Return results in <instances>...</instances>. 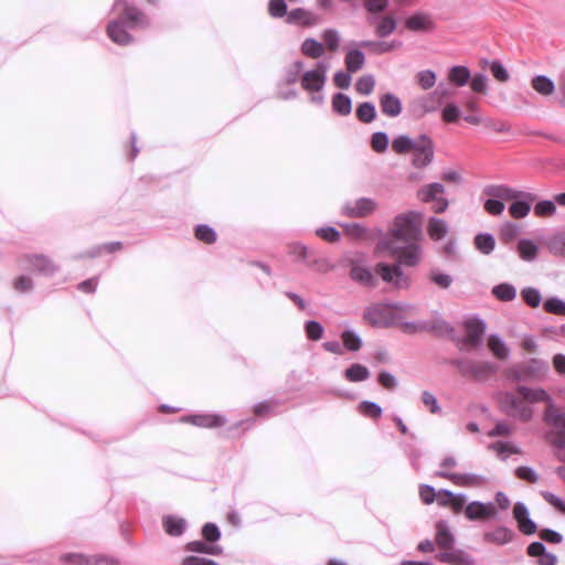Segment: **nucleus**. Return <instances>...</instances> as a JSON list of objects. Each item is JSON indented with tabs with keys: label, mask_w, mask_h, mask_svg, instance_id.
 I'll return each instance as SVG.
<instances>
[{
	"label": "nucleus",
	"mask_w": 565,
	"mask_h": 565,
	"mask_svg": "<svg viewBox=\"0 0 565 565\" xmlns=\"http://www.w3.org/2000/svg\"><path fill=\"white\" fill-rule=\"evenodd\" d=\"M113 10H118V18L107 25L108 38L118 45H128L134 38L127 29H145L149 25L148 17L128 0H115Z\"/></svg>",
	"instance_id": "f257e3e1"
},
{
	"label": "nucleus",
	"mask_w": 565,
	"mask_h": 565,
	"mask_svg": "<svg viewBox=\"0 0 565 565\" xmlns=\"http://www.w3.org/2000/svg\"><path fill=\"white\" fill-rule=\"evenodd\" d=\"M516 392L527 403L533 404L544 402L547 404L544 413V420L555 429V437L552 443L556 448L565 449V413L554 406L548 393L540 387L532 388L524 385H519L516 387Z\"/></svg>",
	"instance_id": "f03ea898"
},
{
	"label": "nucleus",
	"mask_w": 565,
	"mask_h": 565,
	"mask_svg": "<svg viewBox=\"0 0 565 565\" xmlns=\"http://www.w3.org/2000/svg\"><path fill=\"white\" fill-rule=\"evenodd\" d=\"M423 238V213L408 211L397 214L384 239H392L395 243L422 241Z\"/></svg>",
	"instance_id": "7ed1b4c3"
},
{
	"label": "nucleus",
	"mask_w": 565,
	"mask_h": 565,
	"mask_svg": "<svg viewBox=\"0 0 565 565\" xmlns=\"http://www.w3.org/2000/svg\"><path fill=\"white\" fill-rule=\"evenodd\" d=\"M420 241H411L399 245L392 239H382L380 245L392 256L396 257L399 266L415 267L423 259V247Z\"/></svg>",
	"instance_id": "20e7f679"
},
{
	"label": "nucleus",
	"mask_w": 565,
	"mask_h": 565,
	"mask_svg": "<svg viewBox=\"0 0 565 565\" xmlns=\"http://www.w3.org/2000/svg\"><path fill=\"white\" fill-rule=\"evenodd\" d=\"M449 364L457 367L463 377H471L482 382L498 372V365L490 361H477L467 358H457L449 361Z\"/></svg>",
	"instance_id": "39448f33"
},
{
	"label": "nucleus",
	"mask_w": 565,
	"mask_h": 565,
	"mask_svg": "<svg viewBox=\"0 0 565 565\" xmlns=\"http://www.w3.org/2000/svg\"><path fill=\"white\" fill-rule=\"evenodd\" d=\"M548 371V363L540 359L529 361L508 367L504 372L508 380L514 382H530L543 377Z\"/></svg>",
	"instance_id": "423d86ee"
},
{
	"label": "nucleus",
	"mask_w": 565,
	"mask_h": 565,
	"mask_svg": "<svg viewBox=\"0 0 565 565\" xmlns=\"http://www.w3.org/2000/svg\"><path fill=\"white\" fill-rule=\"evenodd\" d=\"M349 276L354 282L367 288H375L377 279L363 255H355L348 259Z\"/></svg>",
	"instance_id": "0eeeda50"
},
{
	"label": "nucleus",
	"mask_w": 565,
	"mask_h": 565,
	"mask_svg": "<svg viewBox=\"0 0 565 565\" xmlns=\"http://www.w3.org/2000/svg\"><path fill=\"white\" fill-rule=\"evenodd\" d=\"M463 327L466 330V337H457V340L454 342L460 350L462 347H467L469 349L479 348L482 343V338L487 329L486 322L479 318H471L465 321Z\"/></svg>",
	"instance_id": "6e6552de"
},
{
	"label": "nucleus",
	"mask_w": 565,
	"mask_h": 565,
	"mask_svg": "<svg viewBox=\"0 0 565 565\" xmlns=\"http://www.w3.org/2000/svg\"><path fill=\"white\" fill-rule=\"evenodd\" d=\"M374 270L383 281L392 285L396 289H407L411 285L409 278L404 274L402 267L397 263H379Z\"/></svg>",
	"instance_id": "1a4fd4ad"
},
{
	"label": "nucleus",
	"mask_w": 565,
	"mask_h": 565,
	"mask_svg": "<svg viewBox=\"0 0 565 565\" xmlns=\"http://www.w3.org/2000/svg\"><path fill=\"white\" fill-rule=\"evenodd\" d=\"M445 188L441 183L434 182L422 186L417 191V198L425 203H433V211L435 213H443L448 207V200L444 198Z\"/></svg>",
	"instance_id": "9d476101"
},
{
	"label": "nucleus",
	"mask_w": 565,
	"mask_h": 565,
	"mask_svg": "<svg viewBox=\"0 0 565 565\" xmlns=\"http://www.w3.org/2000/svg\"><path fill=\"white\" fill-rule=\"evenodd\" d=\"M500 404L507 415L527 422L533 416L532 408L524 401L510 392L500 395Z\"/></svg>",
	"instance_id": "9b49d317"
},
{
	"label": "nucleus",
	"mask_w": 565,
	"mask_h": 565,
	"mask_svg": "<svg viewBox=\"0 0 565 565\" xmlns=\"http://www.w3.org/2000/svg\"><path fill=\"white\" fill-rule=\"evenodd\" d=\"M328 64L318 62L315 70L306 71L301 75V87L309 93L322 90L327 81Z\"/></svg>",
	"instance_id": "f8f14e48"
},
{
	"label": "nucleus",
	"mask_w": 565,
	"mask_h": 565,
	"mask_svg": "<svg viewBox=\"0 0 565 565\" xmlns=\"http://www.w3.org/2000/svg\"><path fill=\"white\" fill-rule=\"evenodd\" d=\"M61 562L70 565H118V561L106 555L87 556L82 553H65L61 556Z\"/></svg>",
	"instance_id": "ddd939ff"
},
{
	"label": "nucleus",
	"mask_w": 565,
	"mask_h": 565,
	"mask_svg": "<svg viewBox=\"0 0 565 565\" xmlns=\"http://www.w3.org/2000/svg\"><path fill=\"white\" fill-rule=\"evenodd\" d=\"M426 326V332L434 334L435 337H447L451 341L457 340L455 328L446 321L438 311H433L430 319L424 320Z\"/></svg>",
	"instance_id": "4468645a"
},
{
	"label": "nucleus",
	"mask_w": 565,
	"mask_h": 565,
	"mask_svg": "<svg viewBox=\"0 0 565 565\" xmlns=\"http://www.w3.org/2000/svg\"><path fill=\"white\" fill-rule=\"evenodd\" d=\"M377 202L371 198H360L352 202H347L342 206V214L349 217H366L375 212Z\"/></svg>",
	"instance_id": "2eb2a0df"
},
{
	"label": "nucleus",
	"mask_w": 565,
	"mask_h": 565,
	"mask_svg": "<svg viewBox=\"0 0 565 565\" xmlns=\"http://www.w3.org/2000/svg\"><path fill=\"white\" fill-rule=\"evenodd\" d=\"M443 105L436 97L428 93L415 98L409 105V111L415 118H423L427 114L435 113L440 109Z\"/></svg>",
	"instance_id": "dca6fc26"
},
{
	"label": "nucleus",
	"mask_w": 565,
	"mask_h": 565,
	"mask_svg": "<svg viewBox=\"0 0 565 565\" xmlns=\"http://www.w3.org/2000/svg\"><path fill=\"white\" fill-rule=\"evenodd\" d=\"M434 158V142L427 135L419 136V145L414 149L413 166L424 168L428 166Z\"/></svg>",
	"instance_id": "f3484780"
},
{
	"label": "nucleus",
	"mask_w": 565,
	"mask_h": 565,
	"mask_svg": "<svg viewBox=\"0 0 565 565\" xmlns=\"http://www.w3.org/2000/svg\"><path fill=\"white\" fill-rule=\"evenodd\" d=\"M497 514L495 505L492 502L472 501L465 509V515L470 521L495 519Z\"/></svg>",
	"instance_id": "a211bd4d"
},
{
	"label": "nucleus",
	"mask_w": 565,
	"mask_h": 565,
	"mask_svg": "<svg viewBox=\"0 0 565 565\" xmlns=\"http://www.w3.org/2000/svg\"><path fill=\"white\" fill-rule=\"evenodd\" d=\"M484 193L491 198L501 199V201H511L516 199H527L529 201H534L535 195L532 193H526L522 191L514 190L507 185H489L484 189Z\"/></svg>",
	"instance_id": "6ab92c4d"
},
{
	"label": "nucleus",
	"mask_w": 565,
	"mask_h": 565,
	"mask_svg": "<svg viewBox=\"0 0 565 565\" xmlns=\"http://www.w3.org/2000/svg\"><path fill=\"white\" fill-rule=\"evenodd\" d=\"M513 518L518 523V527L520 532L525 535H532L536 532L537 525L530 518V512L527 507L523 502H516L513 508Z\"/></svg>",
	"instance_id": "aec40b11"
},
{
	"label": "nucleus",
	"mask_w": 565,
	"mask_h": 565,
	"mask_svg": "<svg viewBox=\"0 0 565 565\" xmlns=\"http://www.w3.org/2000/svg\"><path fill=\"white\" fill-rule=\"evenodd\" d=\"M183 423H190L198 427L216 428L226 424L225 416L220 414H194L184 416L181 419Z\"/></svg>",
	"instance_id": "412c9836"
},
{
	"label": "nucleus",
	"mask_w": 565,
	"mask_h": 565,
	"mask_svg": "<svg viewBox=\"0 0 565 565\" xmlns=\"http://www.w3.org/2000/svg\"><path fill=\"white\" fill-rule=\"evenodd\" d=\"M23 262L26 263L24 268H31L43 276H52L58 269L57 265L44 255L26 256Z\"/></svg>",
	"instance_id": "4be33fe9"
},
{
	"label": "nucleus",
	"mask_w": 565,
	"mask_h": 565,
	"mask_svg": "<svg viewBox=\"0 0 565 565\" xmlns=\"http://www.w3.org/2000/svg\"><path fill=\"white\" fill-rule=\"evenodd\" d=\"M435 476L448 479L458 486H481L484 478L475 473H455L450 471H436Z\"/></svg>",
	"instance_id": "5701e85b"
},
{
	"label": "nucleus",
	"mask_w": 565,
	"mask_h": 565,
	"mask_svg": "<svg viewBox=\"0 0 565 565\" xmlns=\"http://www.w3.org/2000/svg\"><path fill=\"white\" fill-rule=\"evenodd\" d=\"M288 23H300L305 26H313L321 22V18L306 9L297 8L287 14Z\"/></svg>",
	"instance_id": "b1692460"
},
{
	"label": "nucleus",
	"mask_w": 565,
	"mask_h": 565,
	"mask_svg": "<svg viewBox=\"0 0 565 565\" xmlns=\"http://www.w3.org/2000/svg\"><path fill=\"white\" fill-rule=\"evenodd\" d=\"M527 554L532 557H537V565H556V555L546 552V547L542 542H532L527 546Z\"/></svg>",
	"instance_id": "393cba45"
},
{
	"label": "nucleus",
	"mask_w": 565,
	"mask_h": 565,
	"mask_svg": "<svg viewBox=\"0 0 565 565\" xmlns=\"http://www.w3.org/2000/svg\"><path fill=\"white\" fill-rule=\"evenodd\" d=\"M381 111L388 117H397L403 109L401 99L393 93H385L380 97Z\"/></svg>",
	"instance_id": "a878e982"
},
{
	"label": "nucleus",
	"mask_w": 565,
	"mask_h": 565,
	"mask_svg": "<svg viewBox=\"0 0 565 565\" xmlns=\"http://www.w3.org/2000/svg\"><path fill=\"white\" fill-rule=\"evenodd\" d=\"M188 523L183 518L177 515H164L162 518V527L170 536H181L186 530Z\"/></svg>",
	"instance_id": "bb28decb"
},
{
	"label": "nucleus",
	"mask_w": 565,
	"mask_h": 565,
	"mask_svg": "<svg viewBox=\"0 0 565 565\" xmlns=\"http://www.w3.org/2000/svg\"><path fill=\"white\" fill-rule=\"evenodd\" d=\"M436 543L439 547L445 550H449L454 546L455 537L448 522L445 520H439L436 523Z\"/></svg>",
	"instance_id": "cd10ccee"
},
{
	"label": "nucleus",
	"mask_w": 565,
	"mask_h": 565,
	"mask_svg": "<svg viewBox=\"0 0 565 565\" xmlns=\"http://www.w3.org/2000/svg\"><path fill=\"white\" fill-rule=\"evenodd\" d=\"M405 25L411 31H429L434 29V22L429 14L424 12H416L412 14L406 20Z\"/></svg>",
	"instance_id": "c85d7f7f"
},
{
	"label": "nucleus",
	"mask_w": 565,
	"mask_h": 565,
	"mask_svg": "<svg viewBox=\"0 0 565 565\" xmlns=\"http://www.w3.org/2000/svg\"><path fill=\"white\" fill-rule=\"evenodd\" d=\"M513 536L514 533L510 529L505 526H498L493 531L486 532L483 534V540L488 543L504 545L510 543L513 540Z\"/></svg>",
	"instance_id": "c756f323"
},
{
	"label": "nucleus",
	"mask_w": 565,
	"mask_h": 565,
	"mask_svg": "<svg viewBox=\"0 0 565 565\" xmlns=\"http://www.w3.org/2000/svg\"><path fill=\"white\" fill-rule=\"evenodd\" d=\"M427 233L431 239L440 241L449 233V226L444 220L433 216L428 220Z\"/></svg>",
	"instance_id": "7c9ffc66"
},
{
	"label": "nucleus",
	"mask_w": 565,
	"mask_h": 565,
	"mask_svg": "<svg viewBox=\"0 0 565 565\" xmlns=\"http://www.w3.org/2000/svg\"><path fill=\"white\" fill-rule=\"evenodd\" d=\"M344 63L349 73H355L363 68L365 64V55L360 49L349 50L344 57Z\"/></svg>",
	"instance_id": "2f4dec72"
},
{
	"label": "nucleus",
	"mask_w": 565,
	"mask_h": 565,
	"mask_svg": "<svg viewBox=\"0 0 565 565\" xmlns=\"http://www.w3.org/2000/svg\"><path fill=\"white\" fill-rule=\"evenodd\" d=\"M332 110L339 116H348L352 111V100L343 93H335L331 100Z\"/></svg>",
	"instance_id": "473e14b6"
},
{
	"label": "nucleus",
	"mask_w": 565,
	"mask_h": 565,
	"mask_svg": "<svg viewBox=\"0 0 565 565\" xmlns=\"http://www.w3.org/2000/svg\"><path fill=\"white\" fill-rule=\"evenodd\" d=\"M419 145V137L417 139H412L407 135H399L393 139L392 148L398 154H404L408 151H414V149Z\"/></svg>",
	"instance_id": "72a5a7b5"
},
{
	"label": "nucleus",
	"mask_w": 565,
	"mask_h": 565,
	"mask_svg": "<svg viewBox=\"0 0 565 565\" xmlns=\"http://www.w3.org/2000/svg\"><path fill=\"white\" fill-rule=\"evenodd\" d=\"M488 347L495 358L507 360L510 355V349L498 334H491L488 339Z\"/></svg>",
	"instance_id": "f704fd0d"
},
{
	"label": "nucleus",
	"mask_w": 565,
	"mask_h": 565,
	"mask_svg": "<svg viewBox=\"0 0 565 565\" xmlns=\"http://www.w3.org/2000/svg\"><path fill=\"white\" fill-rule=\"evenodd\" d=\"M185 550L189 552L209 554V555H220L223 552V548L217 544L205 543L203 541H192L185 545Z\"/></svg>",
	"instance_id": "c9c22d12"
},
{
	"label": "nucleus",
	"mask_w": 565,
	"mask_h": 565,
	"mask_svg": "<svg viewBox=\"0 0 565 565\" xmlns=\"http://www.w3.org/2000/svg\"><path fill=\"white\" fill-rule=\"evenodd\" d=\"M440 493L445 497H447L446 501H443L441 499H438V504L446 507L448 504H451L455 512H460L463 509V505L467 501V497L463 493L455 494L452 491L443 489L440 490Z\"/></svg>",
	"instance_id": "e433bc0d"
},
{
	"label": "nucleus",
	"mask_w": 565,
	"mask_h": 565,
	"mask_svg": "<svg viewBox=\"0 0 565 565\" xmlns=\"http://www.w3.org/2000/svg\"><path fill=\"white\" fill-rule=\"evenodd\" d=\"M531 85L536 93L543 96H550L555 90L554 82L545 75L534 76L531 81Z\"/></svg>",
	"instance_id": "4c0bfd02"
},
{
	"label": "nucleus",
	"mask_w": 565,
	"mask_h": 565,
	"mask_svg": "<svg viewBox=\"0 0 565 565\" xmlns=\"http://www.w3.org/2000/svg\"><path fill=\"white\" fill-rule=\"evenodd\" d=\"M370 375L369 369L360 363H353L344 371V377L353 383L366 381Z\"/></svg>",
	"instance_id": "58836bf2"
},
{
	"label": "nucleus",
	"mask_w": 565,
	"mask_h": 565,
	"mask_svg": "<svg viewBox=\"0 0 565 565\" xmlns=\"http://www.w3.org/2000/svg\"><path fill=\"white\" fill-rule=\"evenodd\" d=\"M491 294L498 300L503 301V302H510L516 298V289L512 284H509V282H502V284L495 285L492 288Z\"/></svg>",
	"instance_id": "ea45409f"
},
{
	"label": "nucleus",
	"mask_w": 565,
	"mask_h": 565,
	"mask_svg": "<svg viewBox=\"0 0 565 565\" xmlns=\"http://www.w3.org/2000/svg\"><path fill=\"white\" fill-rule=\"evenodd\" d=\"M402 45V42L399 41H392V42H379V41H371V40H364L359 43L360 47H370L373 50L376 54H383L391 52Z\"/></svg>",
	"instance_id": "a19ab883"
},
{
	"label": "nucleus",
	"mask_w": 565,
	"mask_h": 565,
	"mask_svg": "<svg viewBox=\"0 0 565 565\" xmlns=\"http://www.w3.org/2000/svg\"><path fill=\"white\" fill-rule=\"evenodd\" d=\"M470 78L471 73L467 66L456 65L448 72L449 82L459 87L465 86Z\"/></svg>",
	"instance_id": "79ce46f5"
},
{
	"label": "nucleus",
	"mask_w": 565,
	"mask_h": 565,
	"mask_svg": "<svg viewBox=\"0 0 565 565\" xmlns=\"http://www.w3.org/2000/svg\"><path fill=\"white\" fill-rule=\"evenodd\" d=\"M519 256L525 262H532L537 257L539 246L527 238H522L518 243Z\"/></svg>",
	"instance_id": "37998d69"
},
{
	"label": "nucleus",
	"mask_w": 565,
	"mask_h": 565,
	"mask_svg": "<svg viewBox=\"0 0 565 565\" xmlns=\"http://www.w3.org/2000/svg\"><path fill=\"white\" fill-rule=\"evenodd\" d=\"M546 246L553 255L565 257V231L552 235L547 239Z\"/></svg>",
	"instance_id": "c03bdc74"
},
{
	"label": "nucleus",
	"mask_w": 565,
	"mask_h": 565,
	"mask_svg": "<svg viewBox=\"0 0 565 565\" xmlns=\"http://www.w3.org/2000/svg\"><path fill=\"white\" fill-rule=\"evenodd\" d=\"M301 53L311 58H319L324 53V47L321 42L315 39H306L301 44Z\"/></svg>",
	"instance_id": "a18cd8bd"
},
{
	"label": "nucleus",
	"mask_w": 565,
	"mask_h": 565,
	"mask_svg": "<svg viewBox=\"0 0 565 565\" xmlns=\"http://www.w3.org/2000/svg\"><path fill=\"white\" fill-rule=\"evenodd\" d=\"M475 245L480 253L489 255L495 247V239L493 235L489 233H479L475 237Z\"/></svg>",
	"instance_id": "49530a36"
},
{
	"label": "nucleus",
	"mask_w": 565,
	"mask_h": 565,
	"mask_svg": "<svg viewBox=\"0 0 565 565\" xmlns=\"http://www.w3.org/2000/svg\"><path fill=\"white\" fill-rule=\"evenodd\" d=\"M356 118L363 124H370L376 118V109L371 102L361 103L355 110Z\"/></svg>",
	"instance_id": "de8ad7c7"
},
{
	"label": "nucleus",
	"mask_w": 565,
	"mask_h": 565,
	"mask_svg": "<svg viewBox=\"0 0 565 565\" xmlns=\"http://www.w3.org/2000/svg\"><path fill=\"white\" fill-rule=\"evenodd\" d=\"M396 29V20L390 15L382 17L375 28V34L379 38H386Z\"/></svg>",
	"instance_id": "09e8293b"
},
{
	"label": "nucleus",
	"mask_w": 565,
	"mask_h": 565,
	"mask_svg": "<svg viewBox=\"0 0 565 565\" xmlns=\"http://www.w3.org/2000/svg\"><path fill=\"white\" fill-rule=\"evenodd\" d=\"M385 318L384 308L382 305H372L364 311V319L372 326H379Z\"/></svg>",
	"instance_id": "8fccbe9b"
},
{
	"label": "nucleus",
	"mask_w": 565,
	"mask_h": 565,
	"mask_svg": "<svg viewBox=\"0 0 565 565\" xmlns=\"http://www.w3.org/2000/svg\"><path fill=\"white\" fill-rule=\"evenodd\" d=\"M343 345L349 351H359L362 347L361 337L353 330H344L341 334Z\"/></svg>",
	"instance_id": "3c124183"
},
{
	"label": "nucleus",
	"mask_w": 565,
	"mask_h": 565,
	"mask_svg": "<svg viewBox=\"0 0 565 565\" xmlns=\"http://www.w3.org/2000/svg\"><path fill=\"white\" fill-rule=\"evenodd\" d=\"M531 202L527 199L516 200L509 206V213L513 218H523L531 211Z\"/></svg>",
	"instance_id": "603ef678"
},
{
	"label": "nucleus",
	"mask_w": 565,
	"mask_h": 565,
	"mask_svg": "<svg viewBox=\"0 0 565 565\" xmlns=\"http://www.w3.org/2000/svg\"><path fill=\"white\" fill-rule=\"evenodd\" d=\"M415 78H416V83L418 84V86L422 89L428 90L435 86L437 76L434 71L424 70V71L418 72L416 74Z\"/></svg>",
	"instance_id": "864d4df0"
},
{
	"label": "nucleus",
	"mask_w": 565,
	"mask_h": 565,
	"mask_svg": "<svg viewBox=\"0 0 565 565\" xmlns=\"http://www.w3.org/2000/svg\"><path fill=\"white\" fill-rule=\"evenodd\" d=\"M523 301L531 308H537L542 301L541 291L535 287H525L521 290Z\"/></svg>",
	"instance_id": "5fc2aeb1"
},
{
	"label": "nucleus",
	"mask_w": 565,
	"mask_h": 565,
	"mask_svg": "<svg viewBox=\"0 0 565 565\" xmlns=\"http://www.w3.org/2000/svg\"><path fill=\"white\" fill-rule=\"evenodd\" d=\"M359 412L371 419H379L382 416V407L375 402L363 401L359 404Z\"/></svg>",
	"instance_id": "6e6d98bb"
},
{
	"label": "nucleus",
	"mask_w": 565,
	"mask_h": 565,
	"mask_svg": "<svg viewBox=\"0 0 565 565\" xmlns=\"http://www.w3.org/2000/svg\"><path fill=\"white\" fill-rule=\"evenodd\" d=\"M371 148L377 153H383L387 150L390 139L386 132L376 131L371 136Z\"/></svg>",
	"instance_id": "4d7b16f0"
},
{
	"label": "nucleus",
	"mask_w": 565,
	"mask_h": 565,
	"mask_svg": "<svg viewBox=\"0 0 565 565\" xmlns=\"http://www.w3.org/2000/svg\"><path fill=\"white\" fill-rule=\"evenodd\" d=\"M429 280L435 284L436 286H438L439 288L441 289H448L454 279L450 275L448 274H445V273H441L439 269L437 268H433L430 271H429Z\"/></svg>",
	"instance_id": "13d9d810"
},
{
	"label": "nucleus",
	"mask_w": 565,
	"mask_h": 565,
	"mask_svg": "<svg viewBox=\"0 0 565 565\" xmlns=\"http://www.w3.org/2000/svg\"><path fill=\"white\" fill-rule=\"evenodd\" d=\"M556 202L551 200H543L534 205V214L539 217L552 216L556 212Z\"/></svg>",
	"instance_id": "bf43d9fd"
},
{
	"label": "nucleus",
	"mask_w": 565,
	"mask_h": 565,
	"mask_svg": "<svg viewBox=\"0 0 565 565\" xmlns=\"http://www.w3.org/2000/svg\"><path fill=\"white\" fill-rule=\"evenodd\" d=\"M306 335L311 341H318L323 337L324 329L317 320H309L305 324Z\"/></svg>",
	"instance_id": "052dcab7"
},
{
	"label": "nucleus",
	"mask_w": 565,
	"mask_h": 565,
	"mask_svg": "<svg viewBox=\"0 0 565 565\" xmlns=\"http://www.w3.org/2000/svg\"><path fill=\"white\" fill-rule=\"evenodd\" d=\"M303 63L301 61H295L291 63L285 71L284 81L286 84L290 85L296 83L299 77L300 73L302 72Z\"/></svg>",
	"instance_id": "680f3d73"
},
{
	"label": "nucleus",
	"mask_w": 565,
	"mask_h": 565,
	"mask_svg": "<svg viewBox=\"0 0 565 565\" xmlns=\"http://www.w3.org/2000/svg\"><path fill=\"white\" fill-rule=\"evenodd\" d=\"M195 237L205 244H213L216 241V233L211 226L200 224L195 228Z\"/></svg>",
	"instance_id": "e2e57ef3"
},
{
	"label": "nucleus",
	"mask_w": 565,
	"mask_h": 565,
	"mask_svg": "<svg viewBox=\"0 0 565 565\" xmlns=\"http://www.w3.org/2000/svg\"><path fill=\"white\" fill-rule=\"evenodd\" d=\"M375 86V79L372 75H363L355 83V89L362 95H370Z\"/></svg>",
	"instance_id": "0e129e2a"
},
{
	"label": "nucleus",
	"mask_w": 565,
	"mask_h": 565,
	"mask_svg": "<svg viewBox=\"0 0 565 565\" xmlns=\"http://www.w3.org/2000/svg\"><path fill=\"white\" fill-rule=\"evenodd\" d=\"M544 310L548 313L565 316V301L557 297H551L545 300Z\"/></svg>",
	"instance_id": "69168bd1"
},
{
	"label": "nucleus",
	"mask_w": 565,
	"mask_h": 565,
	"mask_svg": "<svg viewBox=\"0 0 565 565\" xmlns=\"http://www.w3.org/2000/svg\"><path fill=\"white\" fill-rule=\"evenodd\" d=\"M322 39L330 51L335 52L339 49L341 38L335 29L324 30Z\"/></svg>",
	"instance_id": "338daca9"
},
{
	"label": "nucleus",
	"mask_w": 565,
	"mask_h": 565,
	"mask_svg": "<svg viewBox=\"0 0 565 565\" xmlns=\"http://www.w3.org/2000/svg\"><path fill=\"white\" fill-rule=\"evenodd\" d=\"M460 108L455 103H448L441 110V119L447 122H456L460 118Z\"/></svg>",
	"instance_id": "774afa93"
}]
</instances>
